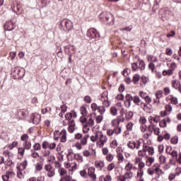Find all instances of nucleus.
Masks as SVG:
<instances>
[{
	"instance_id": "obj_1",
	"label": "nucleus",
	"mask_w": 181,
	"mask_h": 181,
	"mask_svg": "<svg viewBox=\"0 0 181 181\" xmlns=\"http://www.w3.org/2000/svg\"><path fill=\"white\" fill-rule=\"evenodd\" d=\"M25 69L15 66L11 69V76L14 80H22V78L25 77Z\"/></svg>"
},
{
	"instance_id": "obj_2",
	"label": "nucleus",
	"mask_w": 181,
	"mask_h": 181,
	"mask_svg": "<svg viewBox=\"0 0 181 181\" xmlns=\"http://www.w3.org/2000/svg\"><path fill=\"white\" fill-rule=\"evenodd\" d=\"M86 36L89 39V40H92L93 42L100 40V37H101V35H100V33L93 28H89L88 30L86 33Z\"/></svg>"
},
{
	"instance_id": "obj_3",
	"label": "nucleus",
	"mask_w": 181,
	"mask_h": 181,
	"mask_svg": "<svg viewBox=\"0 0 181 181\" xmlns=\"http://www.w3.org/2000/svg\"><path fill=\"white\" fill-rule=\"evenodd\" d=\"M59 29L64 32H70L73 29V22L69 19H63L60 21Z\"/></svg>"
},
{
	"instance_id": "obj_4",
	"label": "nucleus",
	"mask_w": 181,
	"mask_h": 181,
	"mask_svg": "<svg viewBox=\"0 0 181 181\" xmlns=\"http://www.w3.org/2000/svg\"><path fill=\"white\" fill-rule=\"evenodd\" d=\"M16 28V23L13 21H6L4 24L5 30H8V32L13 30Z\"/></svg>"
},
{
	"instance_id": "obj_5",
	"label": "nucleus",
	"mask_w": 181,
	"mask_h": 181,
	"mask_svg": "<svg viewBox=\"0 0 181 181\" xmlns=\"http://www.w3.org/2000/svg\"><path fill=\"white\" fill-rule=\"evenodd\" d=\"M71 118H77V113L74 110H71L65 115L66 121L70 122L72 120Z\"/></svg>"
},
{
	"instance_id": "obj_6",
	"label": "nucleus",
	"mask_w": 181,
	"mask_h": 181,
	"mask_svg": "<svg viewBox=\"0 0 181 181\" xmlns=\"http://www.w3.org/2000/svg\"><path fill=\"white\" fill-rule=\"evenodd\" d=\"M95 168L91 167L88 168V175L92 180H95L97 179V175H95Z\"/></svg>"
},
{
	"instance_id": "obj_7",
	"label": "nucleus",
	"mask_w": 181,
	"mask_h": 181,
	"mask_svg": "<svg viewBox=\"0 0 181 181\" xmlns=\"http://www.w3.org/2000/svg\"><path fill=\"white\" fill-rule=\"evenodd\" d=\"M104 21L107 22L108 25H111L114 22V16L111 13H107L104 17Z\"/></svg>"
},
{
	"instance_id": "obj_8",
	"label": "nucleus",
	"mask_w": 181,
	"mask_h": 181,
	"mask_svg": "<svg viewBox=\"0 0 181 181\" xmlns=\"http://www.w3.org/2000/svg\"><path fill=\"white\" fill-rule=\"evenodd\" d=\"M68 125L69 132H70V134H73L76 129V122H74V119L68 122Z\"/></svg>"
},
{
	"instance_id": "obj_9",
	"label": "nucleus",
	"mask_w": 181,
	"mask_h": 181,
	"mask_svg": "<svg viewBox=\"0 0 181 181\" xmlns=\"http://www.w3.org/2000/svg\"><path fill=\"white\" fill-rule=\"evenodd\" d=\"M40 115L33 114V115L30 117V119L35 125H37V124L40 122Z\"/></svg>"
},
{
	"instance_id": "obj_10",
	"label": "nucleus",
	"mask_w": 181,
	"mask_h": 181,
	"mask_svg": "<svg viewBox=\"0 0 181 181\" xmlns=\"http://www.w3.org/2000/svg\"><path fill=\"white\" fill-rule=\"evenodd\" d=\"M168 148H170V147H169V146H167V147H166V149H165L166 153H168V155H170L173 158L175 159H175H177V151L173 150V151L170 153V151H172V147H170V149L169 152H168Z\"/></svg>"
},
{
	"instance_id": "obj_11",
	"label": "nucleus",
	"mask_w": 181,
	"mask_h": 181,
	"mask_svg": "<svg viewBox=\"0 0 181 181\" xmlns=\"http://www.w3.org/2000/svg\"><path fill=\"white\" fill-rule=\"evenodd\" d=\"M60 135H62V136L60 137V142H66V141H67V132L66 131V129H63L60 132Z\"/></svg>"
},
{
	"instance_id": "obj_12",
	"label": "nucleus",
	"mask_w": 181,
	"mask_h": 181,
	"mask_svg": "<svg viewBox=\"0 0 181 181\" xmlns=\"http://www.w3.org/2000/svg\"><path fill=\"white\" fill-rule=\"evenodd\" d=\"M18 117L20 118H25L26 117V109H18L17 110Z\"/></svg>"
},
{
	"instance_id": "obj_13",
	"label": "nucleus",
	"mask_w": 181,
	"mask_h": 181,
	"mask_svg": "<svg viewBox=\"0 0 181 181\" xmlns=\"http://www.w3.org/2000/svg\"><path fill=\"white\" fill-rule=\"evenodd\" d=\"M125 100L128 102V106L127 108H129L131 107V101H133L134 97H132V95L127 93L125 95Z\"/></svg>"
},
{
	"instance_id": "obj_14",
	"label": "nucleus",
	"mask_w": 181,
	"mask_h": 181,
	"mask_svg": "<svg viewBox=\"0 0 181 181\" xmlns=\"http://www.w3.org/2000/svg\"><path fill=\"white\" fill-rule=\"evenodd\" d=\"M168 13H169V11L165 8L160 9L158 12V15L161 16V18H168Z\"/></svg>"
},
{
	"instance_id": "obj_15",
	"label": "nucleus",
	"mask_w": 181,
	"mask_h": 181,
	"mask_svg": "<svg viewBox=\"0 0 181 181\" xmlns=\"http://www.w3.org/2000/svg\"><path fill=\"white\" fill-rule=\"evenodd\" d=\"M146 158L147 160L146 165V166H151L153 162H155V158L153 157H149L148 156H146Z\"/></svg>"
},
{
	"instance_id": "obj_16",
	"label": "nucleus",
	"mask_w": 181,
	"mask_h": 181,
	"mask_svg": "<svg viewBox=\"0 0 181 181\" xmlns=\"http://www.w3.org/2000/svg\"><path fill=\"white\" fill-rule=\"evenodd\" d=\"M124 121H125V118H124V117H122V119H113L112 121V126L115 127V122H117V126H119V123L124 122Z\"/></svg>"
},
{
	"instance_id": "obj_17",
	"label": "nucleus",
	"mask_w": 181,
	"mask_h": 181,
	"mask_svg": "<svg viewBox=\"0 0 181 181\" xmlns=\"http://www.w3.org/2000/svg\"><path fill=\"white\" fill-rule=\"evenodd\" d=\"M95 168H100V169H103V168H104V166H105V164L104 163V161H98V160H96L95 162Z\"/></svg>"
},
{
	"instance_id": "obj_18",
	"label": "nucleus",
	"mask_w": 181,
	"mask_h": 181,
	"mask_svg": "<svg viewBox=\"0 0 181 181\" xmlns=\"http://www.w3.org/2000/svg\"><path fill=\"white\" fill-rule=\"evenodd\" d=\"M140 78H141V76H139V74H134L132 78V81L134 84H138Z\"/></svg>"
},
{
	"instance_id": "obj_19",
	"label": "nucleus",
	"mask_w": 181,
	"mask_h": 181,
	"mask_svg": "<svg viewBox=\"0 0 181 181\" xmlns=\"http://www.w3.org/2000/svg\"><path fill=\"white\" fill-rule=\"evenodd\" d=\"M88 138H90V135L89 134H86L85 135L83 139L81 140V145H87V140L88 139Z\"/></svg>"
},
{
	"instance_id": "obj_20",
	"label": "nucleus",
	"mask_w": 181,
	"mask_h": 181,
	"mask_svg": "<svg viewBox=\"0 0 181 181\" xmlns=\"http://www.w3.org/2000/svg\"><path fill=\"white\" fill-rule=\"evenodd\" d=\"M127 121H130L132 119V117H134V112L129 111L125 113Z\"/></svg>"
},
{
	"instance_id": "obj_21",
	"label": "nucleus",
	"mask_w": 181,
	"mask_h": 181,
	"mask_svg": "<svg viewBox=\"0 0 181 181\" xmlns=\"http://www.w3.org/2000/svg\"><path fill=\"white\" fill-rule=\"evenodd\" d=\"M23 145L24 146V149H27V151H29L32 146L30 141H28V140H25Z\"/></svg>"
},
{
	"instance_id": "obj_22",
	"label": "nucleus",
	"mask_w": 181,
	"mask_h": 181,
	"mask_svg": "<svg viewBox=\"0 0 181 181\" xmlns=\"http://www.w3.org/2000/svg\"><path fill=\"white\" fill-rule=\"evenodd\" d=\"M139 69H140V70H145V67H146V64H145V62H144V60H141L139 59Z\"/></svg>"
},
{
	"instance_id": "obj_23",
	"label": "nucleus",
	"mask_w": 181,
	"mask_h": 181,
	"mask_svg": "<svg viewBox=\"0 0 181 181\" xmlns=\"http://www.w3.org/2000/svg\"><path fill=\"white\" fill-rule=\"evenodd\" d=\"M100 107H101L97 105V103H92L91 106H90V108L92 109V111H93L94 112H95V111H97V110L98 111H100Z\"/></svg>"
},
{
	"instance_id": "obj_24",
	"label": "nucleus",
	"mask_w": 181,
	"mask_h": 181,
	"mask_svg": "<svg viewBox=\"0 0 181 181\" xmlns=\"http://www.w3.org/2000/svg\"><path fill=\"white\" fill-rule=\"evenodd\" d=\"M152 129L155 135H159V134H160V129H159V127H156V124H153Z\"/></svg>"
},
{
	"instance_id": "obj_25",
	"label": "nucleus",
	"mask_w": 181,
	"mask_h": 181,
	"mask_svg": "<svg viewBox=\"0 0 181 181\" xmlns=\"http://www.w3.org/2000/svg\"><path fill=\"white\" fill-rule=\"evenodd\" d=\"M60 132L59 130H55L54 132V141H59V138H60Z\"/></svg>"
},
{
	"instance_id": "obj_26",
	"label": "nucleus",
	"mask_w": 181,
	"mask_h": 181,
	"mask_svg": "<svg viewBox=\"0 0 181 181\" xmlns=\"http://www.w3.org/2000/svg\"><path fill=\"white\" fill-rule=\"evenodd\" d=\"M171 144H173V145H176L179 142V136H174L170 139Z\"/></svg>"
},
{
	"instance_id": "obj_27",
	"label": "nucleus",
	"mask_w": 181,
	"mask_h": 181,
	"mask_svg": "<svg viewBox=\"0 0 181 181\" xmlns=\"http://www.w3.org/2000/svg\"><path fill=\"white\" fill-rule=\"evenodd\" d=\"M173 74V69H169L168 70L163 71V76H172Z\"/></svg>"
},
{
	"instance_id": "obj_28",
	"label": "nucleus",
	"mask_w": 181,
	"mask_h": 181,
	"mask_svg": "<svg viewBox=\"0 0 181 181\" xmlns=\"http://www.w3.org/2000/svg\"><path fill=\"white\" fill-rule=\"evenodd\" d=\"M80 111L82 117H86L87 114V108L85 106H81L80 108Z\"/></svg>"
},
{
	"instance_id": "obj_29",
	"label": "nucleus",
	"mask_w": 181,
	"mask_h": 181,
	"mask_svg": "<svg viewBox=\"0 0 181 181\" xmlns=\"http://www.w3.org/2000/svg\"><path fill=\"white\" fill-rule=\"evenodd\" d=\"M110 113L112 115H117L118 114V110L115 106H112L110 107Z\"/></svg>"
},
{
	"instance_id": "obj_30",
	"label": "nucleus",
	"mask_w": 181,
	"mask_h": 181,
	"mask_svg": "<svg viewBox=\"0 0 181 181\" xmlns=\"http://www.w3.org/2000/svg\"><path fill=\"white\" fill-rule=\"evenodd\" d=\"M159 126L160 128H166L168 127V124L166 123V119H163L159 122Z\"/></svg>"
},
{
	"instance_id": "obj_31",
	"label": "nucleus",
	"mask_w": 181,
	"mask_h": 181,
	"mask_svg": "<svg viewBox=\"0 0 181 181\" xmlns=\"http://www.w3.org/2000/svg\"><path fill=\"white\" fill-rule=\"evenodd\" d=\"M71 155H74V152L71 149L66 155L68 160H73V156Z\"/></svg>"
},
{
	"instance_id": "obj_32",
	"label": "nucleus",
	"mask_w": 181,
	"mask_h": 181,
	"mask_svg": "<svg viewBox=\"0 0 181 181\" xmlns=\"http://www.w3.org/2000/svg\"><path fill=\"white\" fill-rule=\"evenodd\" d=\"M139 69V66H138V62H134L132 64V70L133 71H136Z\"/></svg>"
},
{
	"instance_id": "obj_33",
	"label": "nucleus",
	"mask_w": 181,
	"mask_h": 181,
	"mask_svg": "<svg viewBox=\"0 0 181 181\" xmlns=\"http://www.w3.org/2000/svg\"><path fill=\"white\" fill-rule=\"evenodd\" d=\"M83 101H85V103H86V104H91V97H90L89 95H86L83 98Z\"/></svg>"
},
{
	"instance_id": "obj_34",
	"label": "nucleus",
	"mask_w": 181,
	"mask_h": 181,
	"mask_svg": "<svg viewBox=\"0 0 181 181\" xmlns=\"http://www.w3.org/2000/svg\"><path fill=\"white\" fill-rule=\"evenodd\" d=\"M133 102L136 105H139V103H141V99L138 96H134L133 98Z\"/></svg>"
},
{
	"instance_id": "obj_35",
	"label": "nucleus",
	"mask_w": 181,
	"mask_h": 181,
	"mask_svg": "<svg viewBox=\"0 0 181 181\" xmlns=\"http://www.w3.org/2000/svg\"><path fill=\"white\" fill-rule=\"evenodd\" d=\"M59 173L60 176H64L66 175V173H67V170H66V169L63 168H60L59 170Z\"/></svg>"
},
{
	"instance_id": "obj_36",
	"label": "nucleus",
	"mask_w": 181,
	"mask_h": 181,
	"mask_svg": "<svg viewBox=\"0 0 181 181\" xmlns=\"http://www.w3.org/2000/svg\"><path fill=\"white\" fill-rule=\"evenodd\" d=\"M33 148H34V151H40V149L42 148V146H40V144L39 143H35L33 145Z\"/></svg>"
},
{
	"instance_id": "obj_37",
	"label": "nucleus",
	"mask_w": 181,
	"mask_h": 181,
	"mask_svg": "<svg viewBox=\"0 0 181 181\" xmlns=\"http://www.w3.org/2000/svg\"><path fill=\"white\" fill-rule=\"evenodd\" d=\"M159 4H160V0H155L153 9H158L159 8Z\"/></svg>"
},
{
	"instance_id": "obj_38",
	"label": "nucleus",
	"mask_w": 181,
	"mask_h": 181,
	"mask_svg": "<svg viewBox=\"0 0 181 181\" xmlns=\"http://www.w3.org/2000/svg\"><path fill=\"white\" fill-rule=\"evenodd\" d=\"M133 166L134 165L131 163H128L126 165L125 170H127V172H129L131 170V169H132Z\"/></svg>"
},
{
	"instance_id": "obj_39",
	"label": "nucleus",
	"mask_w": 181,
	"mask_h": 181,
	"mask_svg": "<svg viewBox=\"0 0 181 181\" xmlns=\"http://www.w3.org/2000/svg\"><path fill=\"white\" fill-rule=\"evenodd\" d=\"M114 159V156L111 153L107 154V156H106V160H107V162H112Z\"/></svg>"
},
{
	"instance_id": "obj_40",
	"label": "nucleus",
	"mask_w": 181,
	"mask_h": 181,
	"mask_svg": "<svg viewBox=\"0 0 181 181\" xmlns=\"http://www.w3.org/2000/svg\"><path fill=\"white\" fill-rule=\"evenodd\" d=\"M115 98L119 100V101H124L125 96H124V94H118Z\"/></svg>"
},
{
	"instance_id": "obj_41",
	"label": "nucleus",
	"mask_w": 181,
	"mask_h": 181,
	"mask_svg": "<svg viewBox=\"0 0 181 181\" xmlns=\"http://www.w3.org/2000/svg\"><path fill=\"white\" fill-rule=\"evenodd\" d=\"M162 94H163V92L162 90H158L156 93V97L157 100L162 98Z\"/></svg>"
},
{
	"instance_id": "obj_42",
	"label": "nucleus",
	"mask_w": 181,
	"mask_h": 181,
	"mask_svg": "<svg viewBox=\"0 0 181 181\" xmlns=\"http://www.w3.org/2000/svg\"><path fill=\"white\" fill-rule=\"evenodd\" d=\"M147 152H148V153L151 156H153L155 153V149L153 148V147H148L147 149Z\"/></svg>"
},
{
	"instance_id": "obj_43",
	"label": "nucleus",
	"mask_w": 181,
	"mask_h": 181,
	"mask_svg": "<svg viewBox=\"0 0 181 181\" xmlns=\"http://www.w3.org/2000/svg\"><path fill=\"white\" fill-rule=\"evenodd\" d=\"M64 50H65L66 54H68V56L70 55V53H73V52H71V49H70V47H69V46H65Z\"/></svg>"
},
{
	"instance_id": "obj_44",
	"label": "nucleus",
	"mask_w": 181,
	"mask_h": 181,
	"mask_svg": "<svg viewBox=\"0 0 181 181\" xmlns=\"http://www.w3.org/2000/svg\"><path fill=\"white\" fill-rule=\"evenodd\" d=\"M134 123H132V122H130L127 124V129H128V131H132Z\"/></svg>"
},
{
	"instance_id": "obj_45",
	"label": "nucleus",
	"mask_w": 181,
	"mask_h": 181,
	"mask_svg": "<svg viewBox=\"0 0 181 181\" xmlns=\"http://www.w3.org/2000/svg\"><path fill=\"white\" fill-rule=\"evenodd\" d=\"M20 11H21V7L19 5H16L13 8V12H14V13H16V14H18V12H19Z\"/></svg>"
},
{
	"instance_id": "obj_46",
	"label": "nucleus",
	"mask_w": 181,
	"mask_h": 181,
	"mask_svg": "<svg viewBox=\"0 0 181 181\" xmlns=\"http://www.w3.org/2000/svg\"><path fill=\"white\" fill-rule=\"evenodd\" d=\"M115 131H117V129H107V134L109 136H112V135H114L115 134Z\"/></svg>"
},
{
	"instance_id": "obj_47",
	"label": "nucleus",
	"mask_w": 181,
	"mask_h": 181,
	"mask_svg": "<svg viewBox=\"0 0 181 181\" xmlns=\"http://www.w3.org/2000/svg\"><path fill=\"white\" fill-rule=\"evenodd\" d=\"M42 148L43 149H47V148H49V142L48 141H43L42 144Z\"/></svg>"
},
{
	"instance_id": "obj_48",
	"label": "nucleus",
	"mask_w": 181,
	"mask_h": 181,
	"mask_svg": "<svg viewBox=\"0 0 181 181\" xmlns=\"http://www.w3.org/2000/svg\"><path fill=\"white\" fill-rule=\"evenodd\" d=\"M148 69L150 70H151L152 73H153L154 70H155V64L153 62H151L148 64Z\"/></svg>"
},
{
	"instance_id": "obj_49",
	"label": "nucleus",
	"mask_w": 181,
	"mask_h": 181,
	"mask_svg": "<svg viewBox=\"0 0 181 181\" xmlns=\"http://www.w3.org/2000/svg\"><path fill=\"white\" fill-rule=\"evenodd\" d=\"M35 169H37V170L38 172H40V170H42V169H43V165H42L40 163H37L35 165Z\"/></svg>"
},
{
	"instance_id": "obj_50",
	"label": "nucleus",
	"mask_w": 181,
	"mask_h": 181,
	"mask_svg": "<svg viewBox=\"0 0 181 181\" xmlns=\"http://www.w3.org/2000/svg\"><path fill=\"white\" fill-rule=\"evenodd\" d=\"M103 115H98L96 117L95 121H96V124H100L101 122V121H103Z\"/></svg>"
},
{
	"instance_id": "obj_51",
	"label": "nucleus",
	"mask_w": 181,
	"mask_h": 181,
	"mask_svg": "<svg viewBox=\"0 0 181 181\" xmlns=\"http://www.w3.org/2000/svg\"><path fill=\"white\" fill-rule=\"evenodd\" d=\"M114 168H115V164L114 163H112L108 165L107 170H109V172H111V170H112V169H114Z\"/></svg>"
},
{
	"instance_id": "obj_52",
	"label": "nucleus",
	"mask_w": 181,
	"mask_h": 181,
	"mask_svg": "<svg viewBox=\"0 0 181 181\" xmlns=\"http://www.w3.org/2000/svg\"><path fill=\"white\" fill-rule=\"evenodd\" d=\"M165 53L167 56H172V54H173V51L170 48H167L165 49Z\"/></svg>"
},
{
	"instance_id": "obj_53",
	"label": "nucleus",
	"mask_w": 181,
	"mask_h": 181,
	"mask_svg": "<svg viewBox=\"0 0 181 181\" xmlns=\"http://www.w3.org/2000/svg\"><path fill=\"white\" fill-rule=\"evenodd\" d=\"M172 105L170 104H168L165 105V111L167 112H170L172 111Z\"/></svg>"
},
{
	"instance_id": "obj_54",
	"label": "nucleus",
	"mask_w": 181,
	"mask_h": 181,
	"mask_svg": "<svg viewBox=\"0 0 181 181\" xmlns=\"http://www.w3.org/2000/svg\"><path fill=\"white\" fill-rule=\"evenodd\" d=\"M115 129H116V131H115L116 135H119V134H121L122 129L119 126L117 125V127H116V128H115Z\"/></svg>"
},
{
	"instance_id": "obj_55",
	"label": "nucleus",
	"mask_w": 181,
	"mask_h": 181,
	"mask_svg": "<svg viewBox=\"0 0 181 181\" xmlns=\"http://www.w3.org/2000/svg\"><path fill=\"white\" fill-rule=\"evenodd\" d=\"M160 163H166V157L165 156H161L159 157Z\"/></svg>"
},
{
	"instance_id": "obj_56",
	"label": "nucleus",
	"mask_w": 181,
	"mask_h": 181,
	"mask_svg": "<svg viewBox=\"0 0 181 181\" xmlns=\"http://www.w3.org/2000/svg\"><path fill=\"white\" fill-rule=\"evenodd\" d=\"M67 112V105H62L61 106V112L64 113V112Z\"/></svg>"
},
{
	"instance_id": "obj_57",
	"label": "nucleus",
	"mask_w": 181,
	"mask_h": 181,
	"mask_svg": "<svg viewBox=\"0 0 181 181\" xmlns=\"http://www.w3.org/2000/svg\"><path fill=\"white\" fill-rule=\"evenodd\" d=\"M171 104H173L174 105H177V98L172 97L171 98Z\"/></svg>"
},
{
	"instance_id": "obj_58",
	"label": "nucleus",
	"mask_w": 181,
	"mask_h": 181,
	"mask_svg": "<svg viewBox=\"0 0 181 181\" xmlns=\"http://www.w3.org/2000/svg\"><path fill=\"white\" fill-rule=\"evenodd\" d=\"M16 145H18V141H13L12 144L8 145V148L12 150L13 148H14L15 146H16Z\"/></svg>"
},
{
	"instance_id": "obj_59",
	"label": "nucleus",
	"mask_w": 181,
	"mask_h": 181,
	"mask_svg": "<svg viewBox=\"0 0 181 181\" xmlns=\"http://www.w3.org/2000/svg\"><path fill=\"white\" fill-rule=\"evenodd\" d=\"M28 139H29V136H28V134H23L21 137V141H28Z\"/></svg>"
},
{
	"instance_id": "obj_60",
	"label": "nucleus",
	"mask_w": 181,
	"mask_h": 181,
	"mask_svg": "<svg viewBox=\"0 0 181 181\" xmlns=\"http://www.w3.org/2000/svg\"><path fill=\"white\" fill-rule=\"evenodd\" d=\"M139 122L140 124H142V125H144V124H146V118H145V117H140Z\"/></svg>"
},
{
	"instance_id": "obj_61",
	"label": "nucleus",
	"mask_w": 181,
	"mask_h": 181,
	"mask_svg": "<svg viewBox=\"0 0 181 181\" xmlns=\"http://www.w3.org/2000/svg\"><path fill=\"white\" fill-rule=\"evenodd\" d=\"M48 177H53L54 176V170H49L47 173Z\"/></svg>"
},
{
	"instance_id": "obj_62",
	"label": "nucleus",
	"mask_w": 181,
	"mask_h": 181,
	"mask_svg": "<svg viewBox=\"0 0 181 181\" xmlns=\"http://www.w3.org/2000/svg\"><path fill=\"white\" fill-rule=\"evenodd\" d=\"M21 166L23 168V169H26V166H28V160H25L24 162L21 163Z\"/></svg>"
},
{
	"instance_id": "obj_63",
	"label": "nucleus",
	"mask_w": 181,
	"mask_h": 181,
	"mask_svg": "<svg viewBox=\"0 0 181 181\" xmlns=\"http://www.w3.org/2000/svg\"><path fill=\"white\" fill-rule=\"evenodd\" d=\"M49 149H55L56 148V143H49L48 145Z\"/></svg>"
},
{
	"instance_id": "obj_64",
	"label": "nucleus",
	"mask_w": 181,
	"mask_h": 181,
	"mask_svg": "<svg viewBox=\"0 0 181 181\" xmlns=\"http://www.w3.org/2000/svg\"><path fill=\"white\" fill-rule=\"evenodd\" d=\"M18 153H20V155H21V156H23L25 155V148H18Z\"/></svg>"
}]
</instances>
